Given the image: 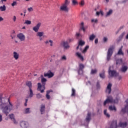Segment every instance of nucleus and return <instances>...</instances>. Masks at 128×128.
Here are the masks:
<instances>
[{"mask_svg": "<svg viewBox=\"0 0 128 128\" xmlns=\"http://www.w3.org/2000/svg\"><path fill=\"white\" fill-rule=\"evenodd\" d=\"M112 103L116 104V100L112 98V96H108L106 100L104 102V106H106V104H112Z\"/></svg>", "mask_w": 128, "mask_h": 128, "instance_id": "423d86ee", "label": "nucleus"}, {"mask_svg": "<svg viewBox=\"0 0 128 128\" xmlns=\"http://www.w3.org/2000/svg\"><path fill=\"white\" fill-rule=\"evenodd\" d=\"M68 6H66L64 5H62L60 7V10H62V12H68Z\"/></svg>", "mask_w": 128, "mask_h": 128, "instance_id": "f8f14e48", "label": "nucleus"}, {"mask_svg": "<svg viewBox=\"0 0 128 128\" xmlns=\"http://www.w3.org/2000/svg\"><path fill=\"white\" fill-rule=\"evenodd\" d=\"M14 58H15V60H16V52H14Z\"/></svg>", "mask_w": 128, "mask_h": 128, "instance_id": "8fccbe9b", "label": "nucleus"}, {"mask_svg": "<svg viewBox=\"0 0 128 128\" xmlns=\"http://www.w3.org/2000/svg\"><path fill=\"white\" fill-rule=\"evenodd\" d=\"M46 82H48L46 78H44L43 79H41L42 84H38V90H40L42 94V92H44V90H46Z\"/></svg>", "mask_w": 128, "mask_h": 128, "instance_id": "f03ea898", "label": "nucleus"}, {"mask_svg": "<svg viewBox=\"0 0 128 128\" xmlns=\"http://www.w3.org/2000/svg\"><path fill=\"white\" fill-rule=\"evenodd\" d=\"M16 16H14L13 17V20L14 22H16Z\"/></svg>", "mask_w": 128, "mask_h": 128, "instance_id": "bf43d9fd", "label": "nucleus"}, {"mask_svg": "<svg viewBox=\"0 0 128 128\" xmlns=\"http://www.w3.org/2000/svg\"><path fill=\"white\" fill-rule=\"evenodd\" d=\"M50 92H52V90H50L46 91V97L47 100H50Z\"/></svg>", "mask_w": 128, "mask_h": 128, "instance_id": "6ab92c4d", "label": "nucleus"}, {"mask_svg": "<svg viewBox=\"0 0 128 128\" xmlns=\"http://www.w3.org/2000/svg\"><path fill=\"white\" fill-rule=\"evenodd\" d=\"M124 64V62H122V58H120L116 60V66H118V64Z\"/></svg>", "mask_w": 128, "mask_h": 128, "instance_id": "b1692460", "label": "nucleus"}, {"mask_svg": "<svg viewBox=\"0 0 128 128\" xmlns=\"http://www.w3.org/2000/svg\"><path fill=\"white\" fill-rule=\"evenodd\" d=\"M112 14V10H110L108 12H107L106 16H110Z\"/></svg>", "mask_w": 128, "mask_h": 128, "instance_id": "a19ab883", "label": "nucleus"}, {"mask_svg": "<svg viewBox=\"0 0 128 128\" xmlns=\"http://www.w3.org/2000/svg\"><path fill=\"white\" fill-rule=\"evenodd\" d=\"M120 74L116 72V70H111L110 66L108 69V78H116V76H118Z\"/></svg>", "mask_w": 128, "mask_h": 128, "instance_id": "7ed1b4c3", "label": "nucleus"}, {"mask_svg": "<svg viewBox=\"0 0 128 128\" xmlns=\"http://www.w3.org/2000/svg\"><path fill=\"white\" fill-rule=\"evenodd\" d=\"M119 126H120V128H126V126H128V122H120L119 124Z\"/></svg>", "mask_w": 128, "mask_h": 128, "instance_id": "aec40b11", "label": "nucleus"}, {"mask_svg": "<svg viewBox=\"0 0 128 128\" xmlns=\"http://www.w3.org/2000/svg\"><path fill=\"white\" fill-rule=\"evenodd\" d=\"M80 28L84 32H86V28L84 27V22H82L80 25Z\"/></svg>", "mask_w": 128, "mask_h": 128, "instance_id": "5701e85b", "label": "nucleus"}, {"mask_svg": "<svg viewBox=\"0 0 128 128\" xmlns=\"http://www.w3.org/2000/svg\"><path fill=\"white\" fill-rule=\"evenodd\" d=\"M114 47L112 46L108 49L106 55V60L108 62H109L110 60V58H112V54H114Z\"/></svg>", "mask_w": 128, "mask_h": 128, "instance_id": "20e7f679", "label": "nucleus"}, {"mask_svg": "<svg viewBox=\"0 0 128 128\" xmlns=\"http://www.w3.org/2000/svg\"><path fill=\"white\" fill-rule=\"evenodd\" d=\"M100 12H96V16H100Z\"/></svg>", "mask_w": 128, "mask_h": 128, "instance_id": "680f3d73", "label": "nucleus"}, {"mask_svg": "<svg viewBox=\"0 0 128 128\" xmlns=\"http://www.w3.org/2000/svg\"><path fill=\"white\" fill-rule=\"evenodd\" d=\"M16 4V2H14L12 4V6H14Z\"/></svg>", "mask_w": 128, "mask_h": 128, "instance_id": "864d4df0", "label": "nucleus"}, {"mask_svg": "<svg viewBox=\"0 0 128 128\" xmlns=\"http://www.w3.org/2000/svg\"><path fill=\"white\" fill-rule=\"evenodd\" d=\"M4 20V18H2V16H0V22H2Z\"/></svg>", "mask_w": 128, "mask_h": 128, "instance_id": "0e129e2a", "label": "nucleus"}, {"mask_svg": "<svg viewBox=\"0 0 128 128\" xmlns=\"http://www.w3.org/2000/svg\"><path fill=\"white\" fill-rule=\"evenodd\" d=\"M76 56H78V58H80L82 62L84 60V56H82V54L79 52H76Z\"/></svg>", "mask_w": 128, "mask_h": 128, "instance_id": "a211bd4d", "label": "nucleus"}, {"mask_svg": "<svg viewBox=\"0 0 128 128\" xmlns=\"http://www.w3.org/2000/svg\"><path fill=\"white\" fill-rule=\"evenodd\" d=\"M67 42H72V39H68V40Z\"/></svg>", "mask_w": 128, "mask_h": 128, "instance_id": "338daca9", "label": "nucleus"}, {"mask_svg": "<svg viewBox=\"0 0 128 128\" xmlns=\"http://www.w3.org/2000/svg\"><path fill=\"white\" fill-rule=\"evenodd\" d=\"M61 46L64 48V50H68L70 46L68 41H64L61 43Z\"/></svg>", "mask_w": 128, "mask_h": 128, "instance_id": "6e6552de", "label": "nucleus"}, {"mask_svg": "<svg viewBox=\"0 0 128 128\" xmlns=\"http://www.w3.org/2000/svg\"><path fill=\"white\" fill-rule=\"evenodd\" d=\"M26 114H30V108H27L25 110Z\"/></svg>", "mask_w": 128, "mask_h": 128, "instance_id": "09e8293b", "label": "nucleus"}, {"mask_svg": "<svg viewBox=\"0 0 128 128\" xmlns=\"http://www.w3.org/2000/svg\"><path fill=\"white\" fill-rule=\"evenodd\" d=\"M91 114L90 112H88L87 114V116L86 118V122H90V120H92V118L90 117Z\"/></svg>", "mask_w": 128, "mask_h": 128, "instance_id": "393cba45", "label": "nucleus"}, {"mask_svg": "<svg viewBox=\"0 0 128 128\" xmlns=\"http://www.w3.org/2000/svg\"><path fill=\"white\" fill-rule=\"evenodd\" d=\"M96 88L98 90H100V82H98L96 84Z\"/></svg>", "mask_w": 128, "mask_h": 128, "instance_id": "37998d69", "label": "nucleus"}, {"mask_svg": "<svg viewBox=\"0 0 128 128\" xmlns=\"http://www.w3.org/2000/svg\"><path fill=\"white\" fill-rule=\"evenodd\" d=\"M72 3L74 6H76V4H78V2L76 0H72Z\"/></svg>", "mask_w": 128, "mask_h": 128, "instance_id": "49530a36", "label": "nucleus"}, {"mask_svg": "<svg viewBox=\"0 0 128 128\" xmlns=\"http://www.w3.org/2000/svg\"><path fill=\"white\" fill-rule=\"evenodd\" d=\"M128 64L127 62H124L122 65V67L120 68V72L126 74V72H128Z\"/></svg>", "mask_w": 128, "mask_h": 128, "instance_id": "39448f33", "label": "nucleus"}, {"mask_svg": "<svg viewBox=\"0 0 128 128\" xmlns=\"http://www.w3.org/2000/svg\"><path fill=\"white\" fill-rule=\"evenodd\" d=\"M94 38H96V36L94 34H92L89 37L90 40H92V42L94 40Z\"/></svg>", "mask_w": 128, "mask_h": 128, "instance_id": "c85d7f7f", "label": "nucleus"}, {"mask_svg": "<svg viewBox=\"0 0 128 128\" xmlns=\"http://www.w3.org/2000/svg\"><path fill=\"white\" fill-rule=\"evenodd\" d=\"M2 122V114H0V122Z\"/></svg>", "mask_w": 128, "mask_h": 128, "instance_id": "4d7b16f0", "label": "nucleus"}, {"mask_svg": "<svg viewBox=\"0 0 128 128\" xmlns=\"http://www.w3.org/2000/svg\"><path fill=\"white\" fill-rule=\"evenodd\" d=\"M80 6H84V0H82L81 2H80Z\"/></svg>", "mask_w": 128, "mask_h": 128, "instance_id": "3c124183", "label": "nucleus"}, {"mask_svg": "<svg viewBox=\"0 0 128 128\" xmlns=\"http://www.w3.org/2000/svg\"><path fill=\"white\" fill-rule=\"evenodd\" d=\"M84 65L82 64H79V69L78 70V74H84Z\"/></svg>", "mask_w": 128, "mask_h": 128, "instance_id": "9d476101", "label": "nucleus"}, {"mask_svg": "<svg viewBox=\"0 0 128 128\" xmlns=\"http://www.w3.org/2000/svg\"><path fill=\"white\" fill-rule=\"evenodd\" d=\"M26 86H28V88H29V90L32 89V82L30 81H28L26 82Z\"/></svg>", "mask_w": 128, "mask_h": 128, "instance_id": "4be33fe9", "label": "nucleus"}, {"mask_svg": "<svg viewBox=\"0 0 128 128\" xmlns=\"http://www.w3.org/2000/svg\"><path fill=\"white\" fill-rule=\"evenodd\" d=\"M0 10L1 12H4L6 10V6L4 5L3 6H0Z\"/></svg>", "mask_w": 128, "mask_h": 128, "instance_id": "72a5a7b5", "label": "nucleus"}, {"mask_svg": "<svg viewBox=\"0 0 128 128\" xmlns=\"http://www.w3.org/2000/svg\"><path fill=\"white\" fill-rule=\"evenodd\" d=\"M106 112V110H104V116H106L107 118H110V114H108V113Z\"/></svg>", "mask_w": 128, "mask_h": 128, "instance_id": "c9c22d12", "label": "nucleus"}, {"mask_svg": "<svg viewBox=\"0 0 128 128\" xmlns=\"http://www.w3.org/2000/svg\"><path fill=\"white\" fill-rule=\"evenodd\" d=\"M49 42H50V46H53V44H52V42H53L52 40H47L44 42V44H48Z\"/></svg>", "mask_w": 128, "mask_h": 128, "instance_id": "cd10ccee", "label": "nucleus"}, {"mask_svg": "<svg viewBox=\"0 0 128 128\" xmlns=\"http://www.w3.org/2000/svg\"><path fill=\"white\" fill-rule=\"evenodd\" d=\"M122 48H124L123 46H122L119 49L117 55L118 56H124V52H122Z\"/></svg>", "mask_w": 128, "mask_h": 128, "instance_id": "f3484780", "label": "nucleus"}, {"mask_svg": "<svg viewBox=\"0 0 128 128\" xmlns=\"http://www.w3.org/2000/svg\"><path fill=\"white\" fill-rule=\"evenodd\" d=\"M41 24H42L38 23L36 25V26H34L32 28L33 30H34V32H38V30H40V28Z\"/></svg>", "mask_w": 128, "mask_h": 128, "instance_id": "2eb2a0df", "label": "nucleus"}, {"mask_svg": "<svg viewBox=\"0 0 128 128\" xmlns=\"http://www.w3.org/2000/svg\"><path fill=\"white\" fill-rule=\"evenodd\" d=\"M88 48H90V46H86L85 48H84V50L82 51V52L83 54H86V52L88 50Z\"/></svg>", "mask_w": 128, "mask_h": 128, "instance_id": "c756f323", "label": "nucleus"}, {"mask_svg": "<svg viewBox=\"0 0 128 128\" xmlns=\"http://www.w3.org/2000/svg\"><path fill=\"white\" fill-rule=\"evenodd\" d=\"M100 76L101 78H104V71L100 74Z\"/></svg>", "mask_w": 128, "mask_h": 128, "instance_id": "ea45409f", "label": "nucleus"}, {"mask_svg": "<svg viewBox=\"0 0 128 128\" xmlns=\"http://www.w3.org/2000/svg\"><path fill=\"white\" fill-rule=\"evenodd\" d=\"M103 40L104 42H108V38H106V37H104V38H103Z\"/></svg>", "mask_w": 128, "mask_h": 128, "instance_id": "6e6d98bb", "label": "nucleus"}, {"mask_svg": "<svg viewBox=\"0 0 128 128\" xmlns=\"http://www.w3.org/2000/svg\"><path fill=\"white\" fill-rule=\"evenodd\" d=\"M122 112H126V108H124L122 109Z\"/></svg>", "mask_w": 128, "mask_h": 128, "instance_id": "052dcab7", "label": "nucleus"}, {"mask_svg": "<svg viewBox=\"0 0 128 128\" xmlns=\"http://www.w3.org/2000/svg\"><path fill=\"white\" fill-rule=\"evenodd\" d=\"M122 76L118 75V80H122Z\"/></svg>", "mask_w": 128, "mask_h": 128, "instance_id": "603ef678", "label": "nucleus"}, {"mask_svg": "<svg viewBox=\"0 0 128 128\" xmlns=\"http://www.w3.org/2000/svg\"><path fill=\"white\" fill-rule=\"evenodd\" d=\"M30 94H29L30 98H32L34 96V92H32V89H30Z\"/></svg>", "mask_w": 128, "mask_h": 128, "instance_id": "e433bc0d", "label": "nucleus"}, {"mask_svg": "<svg viewBox=\"0 0 128 128\" xmlns=\"http://www.w3.org/2000/svg\"><path fill=\"white\" fill-rule=\"evenodd\" d=\"M118 121L116 120H113L110 123V126L109 128H118Z\"/></svg>", "mask_w": 128, "mask_h": 128, "instance_id": "0eeeda50", "label": "nucleus"}, {"mask_svg": "<svg viewBox=\"0 0 128 128\" xmlns=\"http://www.w3.org/2000/svg\"><path fill=\"white\" fill-rule=\"evenodd\" d=\"M28 10L29 12H32V10H34V9H32V8L30 7V8H28Z\"/></svg>", "mask_w": 128, "mask_h": 128, "instance_id": "5fc2aeb1", "label": "nucleus"}, {"mask_svg": "<svg viewBox=\"0 0 128 128\" xmlns=\"http://www.w3.org/2000/svg\"><path fill=\"white\" fill-rule=\"evenodd\" d=\"M80 36V33H77L76 34V38H78V36Z\"/></svg>", "mask_w": 128, "mask_h": 128, "instance_id": "13d9d810", "label": "nucleus"}, {"mask_svg": "<svg viewBox=\"0 0 128 128\" xmlns=\"http://www.w3.org/2000/svg\"><path fill=\"white\" fill-rule=\"evenodd\" d=\"M18 38L21 40V42H24L26 40V36L22 34V33H20L17 35Z\"/></svg>", "mask_w": 128, "mask_h": 128, "instance_id": "ddd939ff", "label": "nucleus"}, {"mask_svg": "<svg viewBox=\"0 0 128 128\" xmlns=\"http://www.w3.org/2000/svg\"><path fill=\"white\" fill-rule=\"evenodd\" d=\"M61 60H66V56H64L62 57Z\"/></svg>", "mask_w": 128, "mask_h": 128, "instance_id": "de8ad7c7", "label": "nucleus"}, {"mask_svg": "<svg viewBox=\"0 0 128 128\" xmlns=\"http://www.w3.org/2000/svg\"><path fill=\"white\" fill-rule=\"evenodd\" d=\"M112 84L109 83L106 89V92H108V94L112 92Z\"/></svg>", "mask_w": 128, "mask_h": 128, "instance_id": "4468645a", "label": "nucleus"}, {"mask_svg": "<svg viewBox=\"0 0 128 128\" xmlns=\"http://www.w3.org/2000/svg\"><path fill=\"white\" fill-rule=\"evenodd\" d=\"M40 78H41V80L44 78V75H42V74L40 75Z\"/></svg>", "mask_w": 128, "mask_h": 128, "instance_id": "69168bd1", "label": "nucleus"}, {"mask_svg": "<svg viewBox=\"0 0 128 128\" xmlns=\"http://www.w3.org/2000/svg\"><path fill=\"white\" fill-rule=\"evenodd\" d=\"M16 32L14 31H13L10 35V37L12 38V40H14L16 38Z\"/></svg>", "mask_w": 128, "mask_h": 128, "instance_id": "7c9ffc66", "label": "nucleus"}, {"mask_svg": "<svg viewBox=\"0 0 128 128\" xmlns=\"http://www.w3.org/2000/svg\"><path fill=\"white\" fill-rule=\"evenodd\" d=\"M95 44H98V40L96 39L94 41Z\"/></svg>", "mask_w": 128, "mask_h": 128, "instance_id": "e2e57ef3", "label": "nucleus"}, {"mask_svg": "<svg viewBox=\"0 0 128 128\" xmlns=\"http://www.w3.org/2000/svg\"><path fill=\"white\" fill-rule=\"evenodd\" d=\"M28 122H26L24 121H22V122H20V125L22 128H28Z\"/></svg>", "mask_w": 128, "mask_h": 128, "instance_id": "dca6fc26", "label": "nucleus"}, {"mask_svg": "<svg viewBox=\"0 0 128 128\" xmlns=\"http://www.w3.org/2000/svg\"><path fill=\"white\" fill-rule=\"evenodd\" d=\"M109 110H114V112H116V108L114 106H110L108 108Z\"/></svg>", "mask_w": 128, "mask_h": 128, "instance_id": "a878e982", "label": "nucleus"}, {"mask_svg": "<svg viewBox=\"0 0 128 128\" xmlns=\"http://www.w3.org/2000/svg\"><path fill=\"white\" fill-rule=\"evenodd\" d=\"M36 36H40V38H42V36H44V32H37L36 34Z\"/></svg>", "mask_w": 128, "mask_h": 128, "instance_id": "bb28decb", "label": "nucleus"}, {"mask_svg": "<svg viewBox=\"0 0 128 128\" xmlns=\"http://www.w3.org/2000/svg\"><path fill=\"white\" fill-rule=\"evenodd\" d=\"M44 110H46V106H44V104H42L40 109L41 114H44Z\"/></svg>", "mask_w": 128, "mask_h": 128, "instance_id": "412c9836", "label": "nucleus"}, {"mask_svg": "<svg viewBox=\"0 0 128 128\" xmlns=\"http://www.w3.org/2000/svg\"><path fill=\"white\" fill-rule=\"evenodd\" d=\"M8 116L12 122L14 124H16V116H14V114H10Z\"/></svg>", "mask_w": 128, "mask_h": 128, "instance_id": "9b49d317", "label": "nucleus"}, {"mask_svg": "<svg viewBox=\"0 0 128 128\" xmlns=\"http://www.w3.org/2000/svg\"><path fill=\"white\" fill-rule=\"evenodd\" d=\"M18 54H16V60H18Z\"/></svg>", "mask_w": 128, "mask_h": 128, "instance_id": "774afa93", "label": "nucleus"}, {"mask_svg": "<svg viewBox=\"0 0 128 128\" xmlns=\"http://www.w3.org/2000/svg\"><path fill=\"white\" fill-rule=\"evenodd\" d=\"M126 34L125 32H123L120 36H119V41L122 40V38H124V36Z\"/></svg>", "mask_w": 128, "mask_h": 128, "instance_id": "2f4dec72", "label": "nucleus"}, {"mask_svg": "<svg viewBox=\"0 0 128 128\" xmlns=\"http://www.w3.org/2000/svg\"><path fill=\"white\" fill-rule=\"evenodd\" d=\"M0 108L2 109V112L6 116H8L14 108L12 104L10 102V99H6L0 98Z\"/></svg>", "mask_w": 128, "mask_h": 128, "instance_id": "f257e3e1", "label": "nucleus"}, {"mask_svg": "<svg viewBox=\"0 0 128 128\" xmlns=\"http://www.w3.org/2000/svg\"><path fill=\"white\" fill-rule=\"evenodd\" d=\"M54 76V73L52 72V71H50V70H49L48 72H46V73H44V78H46V76H48V78H52V76Z\"/></svg>", "mask_w": 128, "mask_h": 128, "instance_id": "1a4fd4ad", "label": "nucleus"}, {"mask_svg": "<svg viewBox=\"0 0 128 128\" xmlns=\"http://www.w3.org/2000/svg\"><path fill=\"white\" fill-rule=\"evenodd\" d=\"M98 72V70H96V69H94V70H93L92 69L91 70V74H96V72Z\"/></svg>", "mask_w": 128, "mask_h": 128, "instance_id": "4c0bfd02", "label": "nucleus"}, {"mask_svg": "<svg viewBox=\"0 0 128 128\" xmlns=\"http://www.w3.org/2000/svg\"><path fill=\"white\" fill-rule=\"evenodd\" d=\"M72 96H76V90L74 88L72 89V94H71Z\"/></svg>", "mask_w": 128, "mask_h": 128, "instance_id": "58836bf2", "label": "nucleus"}, {"mask_svg": "<svg viewBox=\"0 0 128 128\" xmlns=\"http://www.w3.org/2000/svg\"><path fill=\"white\" fill-rule=\"evenodd\" d=\"M24 24H32V22L30 20H26Z\"/></svg>", "mask_w": 128, "mask_h": 128, "instance_id": "79ce46f5", "label": "nucleus"}, {"mask_svg": "<svg viewBox=\"0 0 128 128\" xmlns=\"http://www.w3.org/2000/svg\"><path fill=\"white\" fill-rule=\"evenodd\" d=\"M37 98H42V94H38L36 95Z\"/></svg>", "mask_w": 128, "mask_h": 128, "instance_id": "c03bdc74", "label": "nucleus"}, {"mask_svg": "<svg viewBox=\"0 0 128 128\" xmlns=\"http://www.w3.org/2000/svg\"><path fill=\"white\" fill-rule=\"evenodd\" d=\"M69 4H70V2L68 1V0H65V2L63 4V5L66 6H68Z\"/></svg>", "mask_w": 128, "mask_h": 128, "instance_id": "f704fd0d", "label": "nucleus"}, {"mask_svg": "<svg viewBox=\"0 0 128 128\" xmlns=\"http://www.w3.org/2000/svg\"><path fill=\"white\" fill-rule=\"evenodd\" d=\"M86 42L84 41H82L80 40L79 41L78 46H84V44Z\"/></svg>", "mask_w": 128, "mask_h": 128, "instance_id": "473e14b6", "label": "nucleus"}, {"mask_svg": "<svg viewBox=\"0 0 128 128\" xmlns=\"http://www.w3.org/2000/svg\"><path fill=\"white\" fill-rule=\"evenodd\" d=\"M92 22H95L96 24V22H98V19H92L91 20Z\"/></svg>", "mask_w": 128, "mask_h": 128, "instance_id": "a18cd8bd", "label": "nucleus"}]
</instances>
